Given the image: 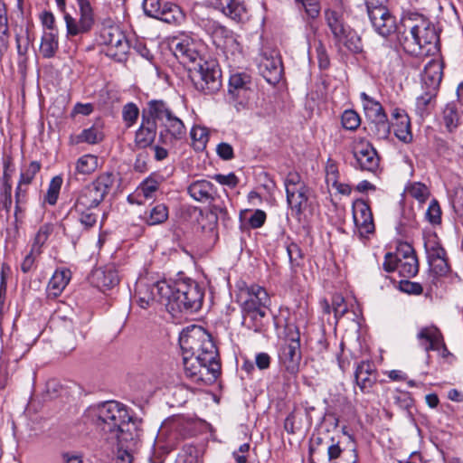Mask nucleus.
<instances>
[{"label":"nucleus","instance_id":"f257e3e1","mask_svg":"<svg viewBox=\"0 0 463 463\" xmlns=\"http://www.w3.org/2000/svg\"><path fill=\"white\" fill-rule=\"evenodd\" d=\"M89 414L106 440L117 441L120 449H137L141 420H134L123 404L109 401L90 408Z\"/></svg>","mask_w":463,"mask_h":463},{"label":"nucleus","instance_id":"f03ea898","mask_svg":"<svg viewBox=\"0 0 463 463\" xmlns=\"http://www.w3.org/2000/svg\"><path fill=\"white\" fill-rule=\"evenodd\" d=\"M398 41L410 55L430 56L439 52V36L435 25L417 13L408 14L402 19Z\"/></svg>","mask_w":463,"mask_h":463},{"label":"nucleus","instance_id":"7ed1b4c3","mask_svg":"<svg viewBox=\"0 0 463 463\" xmlns=\"http://www.w3.org/2000/svg\"><path fill=\"white\" fill-rule=\"evenodd\" d=\"M157 287L159 300L173 316L196 312L203 305V292L195 281L188 279L171 283L161 280Z\"/></svg>","mask_w":463,"mask_h":463},{"label":"nucleus","instance_id":"20e7f679","mask_svg":"<svg viewBox=\"0 0 463 463\" xmlns=\"http://www.w3.org/2000/svg\"><path fill=\"white\" fill-rule=\"evenodd\" d=\"M146 115L161 128L158 141L167 146L175 141L181 140L186 136L185 125L176 111L162 99H152L147 102Z\"/></svg>","mask_w":463,"mask_h":463},{"label":"nucleus","instance_id":"39448f33","mask_svg":"<svg viewBox=\"0 0 463 463\" xmlns=\"http://www.w3.org/2000/svg\"><path fill=\"white\" fill-rule=\"evenodd\" d=\"M183 354L203 358L204 362L218 360V350L212 335L202 326H191L184 329L179 337Z\"/></svg>","mask_w":463,"mask_h":463},{"label":"nucleus","instance_id":"423d86ee","mask_svg":"<svg viewBox=\"0 0 463 463\" xmlns=\"http://www.w3.org/2000/svg\"><path fill=\"white\" fill-rule=\"evenodd\" d=\"M116 181L112 173H103L74 194L72 210H95L104 201Z\"/></svg>","mask_w":463,"mask_h":463},{"label":"nucleus","instance_id":"0eeeda50","mask_svg":"<svg viewBox=\"0 0 463 463\" xmlns=\"http://www.w3.org/2000/svg\"><path fill=\"white\" fill-rule=\"evenodd\" d=\"M324 14L326 25L337 43L345 45L354 52L362 50L361 39L356 32L345 23L342 10L327 8Z\"/></svg>","mask_w":463,"mask_h":463},{"label":"nucleus","instance_id":"6e6552de","mask_svg":"<svg viewBox=\"0 0 463 463\" xmlns=\"http://www.w3.org/2000/svg\"><path fill=\"white\" fill-rule=\"evenodd\" d=\"M190 78L194 88L203 94H214L222 87V72L213 61H198L189 67Z\"/></svg>","mask_w":463,"mask_h":463},{"label":"nucleus","instance_id":"1a4fd4ad","mask_svg":"<svg viewBox=\"0 0 463 463\" xmlns=\"http://www.w3.org/2000/svg\"><path fill=\"white\" fill-rule=\"evenodd\" d=\"M184 372L186 378L194 383H212L221 373L219 361L204 362L203 358L183 354Z\"/></svg>","mask_w":463,"mask_h":463},{"label":"nucleus","instance_id":"9d476101","mask_svg":"<svg viewBox=\"0 0 463 463\" xmlns=\"http://www.w3.org/2000/svg\"><path fill=\"white\" fill-rule=\"evenodd\" d=\"M168 46L175 57L184 66L189 68L196 65L198 61H203L198 51L199 43L189 34L180 33L170 38Z\"/></svg>","mask_w":463,"mask_h":463},{"label":"nucleus","instance_id":"9b49d317","mask_svg":"<svg viewBox=\"0 0 463 463\" xmlns=\"http://www.w3.org/2000/svg\"><path fill=\"white\" fill-rule=\"evenodd\" d=\"M80 9L77 20L67 11L63 14L66 24V36L71 38L90 32L94 24L93 10L89 0H76Z\"/></svg>","mask_w":463,"mask_h":463},{"label":"nucleus","instance_id":"f8f14e48","mask_svg":"<svg viewBox=\"0 0 463 463\" xmlns=\"http://www.w3.org/2000/svg\"><path fill=\"white\" fill-rule=\"evenodd\" d=\"M352 153L354 158V167L361 171L374 173L380 163L375 148L364 138H355L352 144Z\"/></svg>","mask_w":463,"mask_h":463},{"label":"nucleus","instance_id":"ddd939ff","mask_svg":"<svg viewBox=\"0 0 463 463\" xmlns=\"http://www.w3.org/2000/svg\"><path fill=\"white\" fill-rule=\"evenodd\" d=\"M301 357L298 335L297 337L285 340L279 346V364L285 372L294 377L298 373Z\"/></svg>","mask_w":463,"mask_h":463},{"label":"nucleus","instance_id":"4468645a","mask_svg":"<svg viewBox=\"0 0 463 463\" xmlns=\"http://www.w3.org/2000/svg\"><path fill=\"white\" fill-rule=\"evenodd\" d=\"M207 32L212 37L213 44L226 53L232 55L240 54L241 45L233 35L232 32L226 27L215 23L209 22Z\"/></svg>","mask_w":463,"mask_h":463},{"label":"nucleus","instance_id":"2eb2a0df","mask_svg":"<svg viewBox=\"0 0 463 463\" xmlns=\"http://www.w3.org/2000/svg\"><path fill=\"white\" fill-rule=\"evenodd\" d=\"M238 301L241 304V311L254 310L257 308L267 309L269 303V297L264 288L253 284L241 288L238 295Z\"/></svg>","mask_w":463,"mask_h":463},{"label":"nucleus","instance_id":"dca6fc26","mask_svg":"<svg viewBox=\"0 0 463 463\" xmlns=\"http://www.w3.org/2000/svg\"><path fill=\"white\" fill-rule=\"evenodd\" d=\"M101 43L109 46L110 55L118 56L127 53L128 43L125 34L117 26H109L101 30L99 35Z\"/></svg>","mask_w":463,"mask_h":463},{"label":"nucleus","instance_id":"f3484780","mask_svg":"<svg viewBox=\"0 0 463 463\" xmlns=\"http://www.w3.org/2000/svg\"><path fill=\"white\" fill-rule=\"evenodd\" d=\"M353 218L362 237H365L374 232V222L371 208L364 200H357L354 203Z\"/></svg>","mask_w":463,"mask_h":463},{"label":"nucleus","instance_id":"a211bd4d","mask_svg":"<svg viewBox=\"0 0 463 463\" xmlns=\"http://www.w3.org/2000/svg\"><path fill=\"white\" fill-rule=\"evenodd\" d=\"M368 16L374 31L383 37L389 36L397 29H402V27H397L394 16L387 8L372 10L368 13Z\"/></svg>","mask_w":463,"mask_h":463},{"label":"nucleus","instance_id":"6ab92c4d","mask_svg":"<svg viewBox=\"0 0 463 463\" xmlns=\"http://www.w3.org/2000/svg\"><path fill=\"white\" fill-rule=\"evenodd\" d=\"M356 385L363 393H370L377 382V371L373 363L370 361L360 362L354 371Z\"/></svg>","mask_w":463,"mask_h":463},{"label":"nucleus","instance_id":"aec40b11","mask_svg":"<svg viewBox=\"0 0 463 463\" xmlns=\"http://www.w3.org/2000/svg\"><path fill=\"white\" fill-rule=\"evenodd\" d=\"M443 77V62L439 59H431L421 73V85L423 90H437Z\"/></svg>","mask_w":463,"mask_h":463},{"label":"nucleus","instance_id":"412c9836","mask_svg":"<svg viewBox=\"0 0 463 463\" xmlns=\"http://www.w3.org/2000/svg\"><path fill=\"white\" fill-rule=\"evenodd\" d=\"M187 193L194 201L203 203L214 202L217 196L214 184L206 179L193 181L187 186Z\"/></svg>","mask_w":463,"mask_h":463},{"label":"nucleus","instance_id":"4be33fe9","mask_svg":"<svg viewBox=\"0 0 463 463\" xmlns=\"http://www.w3.org/2000/svg\"><path fill=\"white\" fill-rule=\"evenodd\" d=\"M156 130L155 121L143 111L141 124L135 135V147L144 149L151 146L155 141Z\"/></svg>","mask_w":463,"mask_h":463},{"label":"nucleus","instance_id":"5701e85b","mask_svg":"<svg viewBox=\"0 0 463 463\" xmlns=\"http://www.w3.org/2000/svg\"><path fill=\"white\" fill-rule=\"evenodd\" d=\"M419 271V262L414 250L409 244L400 247V259H398V272L402 277L412 278Z\"/></svg>","mask_w":463,"mask_h":463},{"label":"nucleus","instance_id":"b1692460","mask_svg":"<svg viewBox=\"0 0 463 463\" xmlns=\"http://www.w3.org/2000/svg\"><path fill=\"white\" fill-rule=\"evenodd\" d=\"M417 339L426 353H429L430 350H439L441 347L444 351H447L442 335L436 326H431L420 328L417 334Z\"/></svg>","mask_w":463,"mask_h":463},{"label":"nucleus","instance_id":"393cba45","mask_svg":"<svg viewBox=\"0 0 463 463\" xmlns=\"http://www.w3.org/2000/svg\"><path fill=\"white\" fill-rule=\"evenodd\" d=\"M211 5L235 21L247 18V8L243 0H209Z\"/></svg>","mask_w":463,"mask_h":463},{"label":"nucleus","instance_id":"a878e982","mask_svg":"<svg viewBox=\"0 0 463 463\" xmlns=\"http://www.w3.org/2000/svg\"><path fill=\"white\" fill-rule=\"evenodd\" d=\"M161 281L153 284H147L143 281H138L136 288V299L137 303L141 308L146 309L152 307L156 302H162L159 300L158 285Z\"/></svg>","mask_w":463,"mask_h":463},{"label":"nucleus","instance_id":"bb28decb","mask_svg":"<svg viewBox=\"0 0 463 463\" xmlns=\"http://www.w3.org/2000/svg\"><path fill=\"white\" fill-rule=\"evenodd\" d=\"M90 281L100 290H107L115 287L119 279L113 267H105L95 269L91 274Z\"/></svg>","mask_w":463,"mask_h":463},{"label":"nucleus","instance_id":"cd10ccee","mask_svg":"<svg viewBox=\"0 0 463 463\" xmlns=\"http://www.w3.org/2000/svg\"><path fill=\"white\" fill-rule=\"evenodd\" d=\"M308 188L303 187L296 190H289L287 194V203L291 209L292 214L299 218L307 206Z\"/></svg>","mask_w":463,"mask_h":463},{"label":"nucleus","instance_id":"c85d7f7f","mask_svg":"<svg viewBox=\"0 0 463 463\" xmlns=\"http://www.w3.org/2000/svg\"><path fill=\"white\" fill-rule=\"evenodd\" d=\"M71 280V271L69 269H57L51 278L47 293L52 298L59 297Z\"/></svg>","mask_w":463,"mask_h":463},{"label":"nucleus","instance_id":"c756f323","mask_svg":"<svg viewBox=\"0 0 463 463\" xmlns=\"http://www.w3.org/2000/svg\"><path fill=\"white\" fill-rule=\"evenodd\" d=\"M365 116L372 121L383 120L387 115L379 101L367 95L365 92L360 94Z\"/></svg>","mask_w":463,"mask_h":463},{"label":"nucleus","instance_id":"7c9ffc66","mask_svg":"<svg viewBox=\"0 0 463 463\" xmlns=\"http://www.w3.org/2000/svg\"><path fill=\"white\" fill-rule=\"evenodd\" d=\"M266 310L257 308L242 311V325L255 333H260L264 327L263 318L266 316Z\"/></svg>","mask_w":463,"mask_h":463},{"label":"nucleus","instance_id":"2f4dec72","mask_svg":"<svg viewBox=\"0 0 463 463\" xmlns=\"http://www.w3.org/2000/svg\"><path fill=\"white\" fill-rule=\"evenodd\" d=\"M164 182L165 177L162 175L153 173L142 181L138 185L137 192L146 199H151L155 196V194Z\"/></svg>","mask_w":463,"mask_h":463},{"label":"nucleus","instance_id":"473e14b6","mask_svg":"<svg viewBox=\"0 0 463 463\" xmlns=\"http://www.w3.org/2000/svg\"><path fill=\"white\" fill-rule=\"evenodd\" d=\"M437 90H424V93L416 99L415 111L421 118L430 114L434 108Z\"/></svg>","mask_w":463,"mask_h":463},{"label":"nucleus","instance_id":"72a5a7b5","mask_svg":"<svg viewBox=\"0 0 463 463\" xmlns=\"http://www.w3.org/2000/svg\"><path fill=\"white\" fill-rule=\"evenodd\" d=\"M59 49L58 31L43 32L40 44V53L43 58H52Z\"/></svg>","mask_w":463,"mask_h":463},{"label":"nucleus","instance_id":"f704fd0d","mask_svg":"<svg viewBox=\"0 0 463 463\" xmlns=\"http://www.w3.org/2000/svg\"><path fill=\"white\" fill-rule=\"evenodd\" d=\"M104 138V133L102 131V126L99 124H94L89 128L83 129L80 134L77 135L74 139V144L87 143L94 145L99 143Z\"/></svg>","mask_w":463,"mask_h":463},{"label":"nucleus","instance_id":"c9c22d12","mask_svg":"<svg viewBox=\"0 0 463 463\" xmlns=\"http://www.w3.org/2000/svg\"><path fill=\"white\" fill-rule=\"evenodd\" d=\"M175 445L176 434L171 432L166 435L165 428H162L155 440L154 449L156 452L160 453V455H166L175 447Z\"/></svg>","mask_w":463,"mask_h":463},{"label":"nucleus","instance_id":"e433bc0d","mask_svg":"<svg viewBox=\"0 0 463 463\" xmlns=\"http://www.w3.org/2000/svg\"><path fill=\"white\" fill-rule=\"evenodd\" d=\"M99 166V159L93 155H84L75 163V175H89Z\"/></svg>","mask_w":463,"mask_h":463},{"label":"nucleus","instance_id":"4c0bfd02","mask_svg":"<svg viewBox=\"0 0 463 463\" xmlns=\"http://www.w3.org/2000/svg\"><path fill=\"white\" fill-rule=\"evenodd\" d=\"M168 207L165 203H157L146 213L145 222L146 224L157 225L168 219Z\"/></svg>","mask_w":463,"mask_h":463},{"label":"nucleus","instance_id":"58836bf2","mask_svg":"<svg viewBox=\"0 0 463 463\" xmlns=\"http://www.w3.org/2000/svg\"><path fill=\"white\" fill-rule=\"evenodd\" d=\"M460 116L455 103H448L442 111V124L449 132H453L459 124Z\"/></svg>","mask_w":463,"mask_h":463},{"label":"nucleus","instance_id":"ea45409f","mask_svg":"<svg viewBox=\"0 0 463 463\" xmlns=\"http://www.w3.org/2000/svg\"><path fill=\"white\" fill-rule=\"evenodd\" d=\"M161 12L157 19L167 24H180L184 19L183 11L175 4L165 3Z\"/></svg>","mask_w":463,"mask_h":463},{"label":"nucleus","instance_id":"a19ab883","mask_svg":"<svg viewBox=\"0 0 463 463\" xmlns=\"http://www.w3.org/2000/svg\"><path fill=\"white\" fill-rule=\"evenodd\" d=\"M260 70L267 81H276L279 79L282 69L280 62L275 60L265 59L260 63Z\"/></svg>","mask_w":463,"mask_h":463},{"label":"nucleus","instance_id":"79ce46f5","mask_svg":"<svg viewBox=\"0 0 463 463\" xmlns=\"http://www.w3.org/2000/svg\"><path fill=\"white\" fill-rule=\"evenodd\" d=\"M251 78L245 72H236L230 76L229 80V93L234 91L245 92L244 88L252 86Z\"/></svg>","mask_w":463,"mask_h":463},{"label":"nucleus","instance_id":"37998d69","mask_svg":"<svg viewBox=\"0 0 463 463\" xmlns=\"http://www.w3.org/2000/svg\"><path fill=\"white\" fill-rule=\"evenodd\" d=\"M211 204L210 211L207 214L208 218L213 222H217L219 220L225 222L229 220V213L227 210L226 203L223 201H221L216 196L214 202L209 203Z\"/></svg>","mask_w":463,"mask_h":463},{"label":"nucleus","instance_id":"c03bdc74","mask_svg":"<svg viewBox=\"0 0 463 463\" xmlns=\"http://www.w3.org/2000/svg\"><path fill=\"white\" fill-rule=\"evenodd\" d=\"M52 232L53 225L52 223H44L39 228L38 232L34 236V240L32 245L33 252H36L37 255L41 254L43 246L48 241Z\"/></svg>","mask_w":463,"mask_h":463},{"label":"nucleus","instance_id":"a18cd8bd","mask_svg":"<svg viewBox=\"0 0 463 463\" xmlns=\"http://www.w3.org/2000/svg\"><path fill=\"white\" fill-rule=\"evenodd\" d=\"M243 90L245 92L234 91L231 93L232 99L238 102L242 108L253 109L255 105V98L257 96V92L252 88V86L249 88H244Z\"/></svg>","mask_w":463,"mask_h":463},{"label":"nucleus","instance_id":"49530a36","mask_svg":"<svg viewBox=\"0 0 463 463\" xmlns=\"http://www.w3.org/2000/svg\"><path fill=\"white\" fill-rule=\"evenodd\" d=\"M425 250L427 253V258L429 260H435L437 258L445 257L446 251L439 243L436 235L428 238L425 241Z\"/></svg>","mask_w":463,"mask_h":463},{"label":"nucleus","instance_id":"de8ad7c7","mask_svg":"<svg viewBox=\"0 0 463 463\" xmlns=\"http://www.w3.org/2000/svg\"><path fill=\"white\" fill-rule=\"evenodd\" d=\"M62 184V178L59 175H56L52 178L49 187L44 197V202L49 203L50 205H54L57 203L60 190Z\"/></svg>","mask_w":463,"mask_h":463},{"label":"nucleus","instance_id":"09e8293b","mask_svg":"<svg viewBox=\"0 0 463 463\" xmlns=\"http://www.w3.org/2000/svg\"><path fill=\"white\" fill-rule=\"evenodd\" d=\"M410 128L411 125L409 117L407 115H402L401 121L396 124V128L394 129L395 136L405 143L410 142L412 137Z\"/></svg>","mask_w":463,"mask_h":463},{"label":"nucleus","instance_id":"8fccbe9b","mask_svg":"<svg viewBox=\"0 0 463 463\" xmlns=\"http://www.w3.org/2000/svg\"><path fill=\"white\" fill-rule=\"evenodd\" d=\"M408 195L415 198L420 203H424L430 196L428 187L421 183H412L406 188Z\"/></svg>","mask_w":463,"mask_h":463},{"label":"nucleus","instance_id":"3c124183","mask_svg":"<svg viewBox=\"0 0 463 463\" xmlns=\"http://www.w3.org/2000/svg\"><path fill=\"white\" fill-rule=\"evenodd\" d=\"M138 116L139 109L135 103L129 102L123 107L122 118L127 128L132 127L138 118Z\"/></svg>","mask_w":463,"mask_h":463},{"label":"nucleus","instance_id":"603ef678","mask_svg":"<svg viewBox=\"0 0 463 463\" xmlns=\"http://www.w3.org/2000/svg\"><path fill=\"white\" fill-rule=\"evenodd\" d=\"M287 252L289 259L291 269L295 270L298 268L303 260V253L300 247L297 243H290L287 247Z\"/></svg>","mask_w":463,"mask_h":463},{"label":"nucleus","instance_id":"864d4df0","mask_svg":"<svg viewBox=\"0 0 463 463\" xmlns=\"http://www.w3.org/2000/svg\"><path fill=\"white\" fill-rule=\"evenodd\" d=\"M341 120L343 127L348 130H355L361 124L359 115L352 109L345 110Z\"/></svg>","mask_w":463,"mask_h":463},{"label":"nucleus","instance_id":"5fc2aeb1","mask_svg":"<svg viewBox=\"0 0 463 463\" xmlns=\"http://www.w3.org/2000/svg\"><path fill=\"white\" fill-rule=\"evenodd\" d=\"M426 219L433 225L441 222V209L437 200L433 199L426 211Z\"/></svg>","mask_w":463,"mask_h":463},{"label":"nucleus","instance_id":"6e6d98bb","mask_svg":"<svg viewBox=\"0 0 463 463\" xmlns=\"http://www.w3.org/2000/svg\"><path fill=\"white\" fill-rule=\"evenodd\" d=\"M41 165L36 161H33L29 164L25 170L21 173L20 175V185L29 184L34 178L35 175L40 171Z\"/></svg>","mask_w":463,"mask_h":463},{"label":"nucleus","instance_id":"4d7b16f0","mask_svg":"<svg viewBox=\"0 0 463 463\" xmlns=\"http://www.w3.org/2000/svg\"><path fill=\"white\" fill-rule=\"evenodd\" d=\"M284 185L286 189V193L289 190H298L303 187H307L304 182L301 180V176L297 172H290L288 174L284 180Z\"/></svg>","mask_w":463,"mask_h":463},{"label":"nucleus","instance_id":"13d9d810","mask_svg":"<svg viewBox=\"0 0 463 463\" xmlns=\"http://www.w3.org/2000/svg\"><path fill=\"white\" fill-rule=\"evenodd\" d=\"M76 213L79 215L80 222L86 229H90L96 224L98 215L94 213V210H83L82 212H76Z\"/></svg>","mask_w":463,"mask_h":463},{"label":"nucleus","instance_id":"bf43d9fd","mask_svg":"<svg viewBox=\"0 0 463 463\" xmlns=\"http://www.w3.org/2000/svg\"><path fill=\"white\" fill-rule=\"evenodd\" d=\"M339 178V171L336 164L328 159L326 165V182L328 185L335 184Z\"/></svg>","mask_w":463,"mask_h":463},{"label":"nucleus","instance_id":"052dcab7","mask_svg":"<svg viewBox=\"0 0 463 463\" xmlns=\"http://www.w3.org/2000/svg\"><path fill=\"white\" fill-rule=\"evenodd\" d=\"M143 8L147 15L157 18L162 14L163 6L159 0H144Z\"/></svg>","mask_w":463,"mask_h":463},{"label":"nucleus","instance_id":"680f3d73","mask_svg":"<svg viewBox=\"0 0 463 463\" xmlns=\"http://www.w3.org/2000/svg\"><path fill=\"white\" fill-rule=\"evenodd\" d=\"M430 269L439 276L444 275L449 271L448 261L445 257L437 258L433 260H429Z\"/></svg>","mask_w":463,"mask_h":463},{"label":"nucleus","instance_id":"e2e57ef3","mask_svg":"<svg viewBox=\"0 0 463 463\" xmlns=\"http://www.w3.org/2000/svg\"><path fill=\"white\" fill-rule=\"evenodd\" d=\"M332 308L335 313V317L338 320L347 312V305L341 295H335L332 299Z\"/></svg>","mask_w":463,"mask_h":463},{"label":"nucleus","instance_id":"0e129e2a","mask_svg":"<svg viewBox=\"0 0 463 463\" xmlns=\"http://www.w3.org/2000/svg\"><path fill=\"white\" fill-rule=\"evenodd\" d=\"M213 178L220 184L227 185L231 188L236 187L239 184V178L233 173H229L228 175L217 174Z\"/></svg>","mask_w":463,"mask_h":463},{"label":"nucleus","instance_id":"69168bd1","mask_svg":"<svg viewBox=\"0 0 463 463\" xmlns=\"http://www.w3.org/2000/svg\"><path fill=\"white\" fill-rule=\"evenodd\" d=\"M375 124V135L379 139H386L388 138L391 128L388 122V118H384L383 120H377L373 122Z\"/></svg>","mask_w":463,"mask_h":463},{"label":"nucleus","instance_id":"338daca9","mask_svg":"<svg viewBox=\"0 0 463 463\" xmlns=\"http://www.w3.org/2000/svg\"><path fill=\"white\" fill-rule=\"evenodd\" d=\"M402 292L413 295H420L422 293V286L420 283L410 280H401L399 285Z\"/></svg>","mask_w":463,"mask_h":463},{"label":"nucleus","instance_id":"774afa93","mask_svg":"<svg viewBox=\"0 0 463 463\" xmlns=\"http://www.w3.org/2000/svg\"><path fill=\"white\" fill-rule=\"evenodd\" d=\"M175 463H197V455L194 448H189L178 454Z\"/></svg>","mask_w":463,"mask_h":463}]
</instances>
